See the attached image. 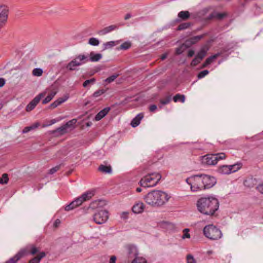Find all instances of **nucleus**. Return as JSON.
<instances>
[{
    "label": "nucleus",
    "instance_id": "9",
    "mask_svg": "<svg viewBox=\"0 0 263 263\" xmlns=\"http://www.w3.org/2000/svg\"><path fill=\"white\" fill-rule=\"evenodd\" d=\"M9 8L5 5H0V28L4 26L8 19Z\"/></svg>",
    "mask_w": 263,
    "mask_h": 263
},
{
    "label": "nucleus",
    "instance_id": "51",
    "mask_svg": "<svg viewBox=\"0 0 263 263\" xmlns=\"http://www.w3.org/2000/svg\"><path fill=\"white\" fill-rule=\"evenodd\" d=\"M201 60H199L196 56V57L192 60L191 65L192 66H195L197 65H198L200 62Z\"/></svg>",
    "mask_w": 263,
    "mask_h": 263
},
{
    "label": "nucleus",
    "instance_id": "22",
    "mask_svg": "<svg viewBox=\"0 0 263 263\" xmlns=\"http://www.w3.org/2000/svg\"><path fill=\"white\" fill-rule=\"evenodd\" d=\"M190 13L188 11H181L178 14V17L183 21H186L190 18Z\"/></svg>",
    "mask_w": 263,
    "mask_h": 263
},
{
    "label": "nucleus",
    "instance_id": "27",
    "mask_svg": "<svg viewBox=\"0 0 263 263\" xmlns=\"http://www.w3.org/2000/svg\"><path fill=\"white\" fill-rule=\"evenodd\" d=\"M77 122V120L76 119H73L69 121H68L66 124H65V126L68 130V129H70V130L73 129L74 128L75 124H76Z\"/></svg>",
    "mask_w": 263,
    "mask_h": 263
},
{
    "label": "nucleus",
    "instance_id": "55",
    "mask_svg": "<svg viewBox=\"0 0 263 263\" xmlns=\"http://www.w3.org/2000/svg\"><path fill=\"white\" fill-rule=\"evenodd\" d=\"M60 168V165H57L54 167H52L49 170V173L50 174H53L56 172H57L58 170H59Z\"/></svg>",
    "mask_w": 263,
    "mask_h": 263
},
{
    "label": "nucleus",
    "instance_id": "6",
    "mask_svg": "<svg viewBox=\"0 0 263 263\" xmlns=\"http://www.w3.org/2000/svg\"><path fill=\"white\" fill-rule=\"evenodd\" d=\"M204 235L209 239L217 240L222 236L221 231L213 224L205 226L203 230Z\"/></svg>",
    "mask_w": 263,
    "mask_h": 263
},
{
    "label": "nucleus",
    "instance_id": "5",
    "mask_svg": "<svg viewBox=\"0 0 263 263\" xmlns=\"http://www.w3.org/2000/svg\"><path fill=\"white\" fill-rule=\"evenodd\" d=\"M161 178V175L158 173H152L148 174L140 180L139 183L143 187H153L157 184Z\"/></svg>",
    "mask_w": 263,
    "mask_h": 263
},
{
    "label": "nucleus",
    "instance_id": "25",
    "mask_svg": "<svg viewBox=\"0 0 263 263\" xmlns=\"http://www.w3.org/2000/svg\"><path fill=\"white\" fill-rule=\"evenodd\" d=\"M102 57V55L100 53L95 54L94 52H91L90 53V60L91 62H98Z\"/></svg>",
    "mask_w": 263,
    "mask_h": 263
},
{
    "label": "nucleus",
    "instance_id": "3",
    "mask_svg": "<svg viewBox=\"0 0 263 263\" xmlns=\"http://www.w3.org/2000/svg\"><path fill=\"white\" fill-rule=\"evenodd\" d=\"M94 195V190H89L83 193L81 196L76 198L69 204L67 205L65 207V210L68 212L78 206H79L84 202L90 200Z\"/></svg>",
    "mask_w": 263,
    "mask_h": 263
},
{
    "label": "nucleus",
    "instance_id": "34",
    "mask_svg": "<svg viewBox=\"0 0 263 263\" xmlns=\"http://www.w3.org/2000/svg\"><path fill=\"white\" fill-rule=\"evenodd\" d=\"M43 73V70L39 68L33 69L32 72V75L35 77H40L42 75Z\"/></svg>",
    "mask_w": 263,
    "mask_h": 263
},
{
    "label": "nucleus",
    "instance_id": "4",
    "mask_svg": "<svg viewBox=\"0 0 263 263\" xmlns=\"http://www.w3.org/2000/svg\"><path fill=\"white\" fill-rule=\"evenodd\" d=\"M186 181L191 186L193 192L204 190L203 174L196 175L187 178Z\"/></svg>",
    "mask_w": 263,
    "mask_h": 263
},
{
    "label": "nucleus",
    "instance_id": "58",
    "mask_svg": "<svg viewBox=\"0 0 263 263\" xmlns=\"http://www.w3.org/2000/svg\"><path fill=\"white\" fill-rule=\"evenodd\" d=\"M61 223V220L59 219H57L54 223H53V227L54 228H58Z\"/></svg>",
    "mask_w": 263,
    "mask_h": 263
},
{
    "label": "nucleus",
    "instance_id": "41",
    "mask_svg": "<svg viewBox=\"0 0 263 263\" xmlns=\"http://www.w3.org/2000/svg\"><path fill=\"white\" fill-rule=\"evenodd\" d=\"M219 55V54L217 53L209 57L205 60L206 64H208V65L210 64L213 62V61L216 59Z\"/></svg>",
    "mask_w": 263,
    "mask_h": 263
},
{
    "label": "nucleus",
    "instance_id": "56",
    "mask_svg": "<svg viewBox=\"0 0 263 263\" xmlns=\"http://www.w3.org/2000/svg\"><path fill=\"white\" fill-rule=\"evenodd\" d=\"M38 252H39V250L37 248H36L35 247L33 246L31 247V250H30V254L34 255L36 253H37Z\"/></svg>",
    "mask_w": 263,
    "mask_h": 263
},
{
    "label": "nucleus",
    "instance_id": "44",
    "mask_svg": "<svg viewBox=\"0 0 263 263\" xmlns=\"http://www.w3.org/2000/svg\"><path fill=\"white\" fill-rule=\"evenodd\" d=\"M189 231H190V230L188 228L184 229L183 230V234L182 236V239L190 238V235L189 234Z\"/></svg>",
    "mask_w": 263,
    "mask_h": 263
},
{
    "label": "nucleus",
    "instance_id": "10",
    "mask_svg": "<svg viewBox=\"0 0 263 263\" xmlns=\"http://www.w3.org/2000/svg\"><path fill=\"white\" fill-rule=\"evenodd\" d=\"M47 95V91H44L36 96L26 106V110L30 111L33 109L36 105L39 103L42 98L45 97Z\"/></svg>",
    "mask_w": 263,
    "mask_h": 263
},
{
    "label": "nucleus",
    "instance_id": "42",
    "mask_svg": "<svg viewBox=\"0 0 263 263\" xmlns=\"http://www.w3.org/2000/svg\"><path fill=\"white\" fill-rule=\"evenodd\" d=\"M89 44L92 46H98L99 44V41L95 37H91L89 40Z\"/></svg>",
    "mask_w": 263,
    "mask_h": 263
},
{
    "label": "nucleus",
    "instance_id": "26",
    "mask_svg": "<svg viewBox=\"0 0 263 263\" xmlns=\"http://www.w3.org/2000/svg\"><path fill=\"white\" fill-rule=\"evenodd\" d=\"M55 91H51L48 94V95L46 96L45 99L43 100L42 103L44 104L48 103L53 99V98L55 96Z\"/></svg>",
    "mask_w": 263,
    "mask_h": 263
},
{
    "label": "nucleus",
    "instance_id": "8",
    "mask_svg": "<svg viewBox=\"0 0 263 263\" xmlns=\"http://www.w3.org/2000/svg\"><path fill=\"white\" fill-rule=\"evenodd\" d=\"M88 58L87 55L80 54L68 63L66 67L70 71L74 70L76 67L82 65L88 62Z\"/></svg>",
    "mask_w": 263,
    "mask_h": 263
},
{
    "label": "nucleus",
    "instance_id": "19",
    "mask_svg": "<svg viewBox=\"0 0 263 263\" xmlns=\"http://www.w3.org/2000/svg\"><path fill=\"white\" fill-rule=\"evenodd\" d=\"M218 172L222 174H230L231 172L229 165H223L219 166L218 169Z\"/></svg>",
    "mask_w": 263,
    "mask_h": 263
},
{
    "label": "nucleus",
    "instance_id": "61",
    "mask_svg": "<svg viewBox=\"0 0 263 263\" xmlns=\"http://www.w3.org/2000/svg\"><path fill=\"white\" fill-rule=\"evenodd\" d=\"M195 54V52L193 50H190L187 53L188 57H192Z\"/></svg>",
    "mask_w": 263,
    "mask_h": 263
},
{
    "label": "nucleus",
    "instance_id": "24",
    "mask_svg": "<svg viewBox=\"0 0 263 263\" xmlns=\"http://www.w3.org/2000/svg\"><path fill=\"white\" fill-rule=\"evenodd\" d=\"M116 28L117 27L116 25H110L108 27H105L103 30L100 31V33L101 35H104L115 30Z\"/></svg>",
    "mask_w": 263,
    "mask_h": 263
},
{
    "label": "nucleus",
    "instance_id": "47",
    "mask_svg": "<svg viewBox=\"0 0 263 263\" xmlns=\"http://www.w3.org/2000/svg\"><path fill=\"white\" fill-rule=\"evenodd\" d=\"M201 37H202L201 36L198 35V36H195L191 37L190 39V40H191L192 44H194L196 43L197 42H198L201 39Z\"/></svg>",
    "mask_w": 263,
    "mask_h": 263
},
{
    "label": "nucleus",
    "instance_id": "36",
    "mask_svg": "<svg viewBox=\"0 0 263 263\" xmlns=\"http://www.w3.org/2000/svg\"><path fill=\"white\" fill-rule=\"evenodd\" d=\"M128 253L129 255L134 254H137V249L134 245H129L127 246Z\"/></svg>",
    "mask_w": 263,
    "mask_h": 263
},
{
    "label": "nucleus",
    "instance_id": "49",
    "mask_svg": "<svg viewBox=\"0 0 263 263\" xmlns=\"http://www.w3.org/2000/svg\"><path fill=\"white\" fill-rule=\"evenodd\" d=\"M96 80L95 78H92L90 80H86L83 84V86L84 87H87L89 84H92L95 82Z\"/></svg>",
    "mask_w": 263,
    "mask_h": 263
},
{
    "label": "nucleus",
    "instance_id": "31",
    "mask_svg": "<svg viewBox=\"0 0 263 263\" xmlns=\"http://www.w3.org/2000/svg\"><path fill=\"white\" fill-rule=\"evenodd\" d=\"M173 100L175 102L180 101L182 103H184L185 101V96L178 93L174 97Z\"/></svg>",
    "mask_w": 263,
    "mask_h": 263
},
{
    "label": "nucleus",
    "instance_id": "11",
    "mask_svg": "<svg viewBox=\"0 0 263 263\" xmlns=\"http://www.w3.org/2000/svg\"><path fill=\"white\" fill-rule=\"evenodd\" d=\"M203 176L204 189L211 188L216 183V180L215 177L205 174H203Z\"/></svg>",
    "mask_w": 263,
    "mask_h": 263
},
{
    "label": "nucleus",
    "instance_id": "39",
    "mask_svg": "<svg viewBox=\"0 0 263 263\" xmlns=\"http://www.w3.org/2000/svg\"><path fill=\"white\" fill-rule=\"evenodd\" d=\"M9 178L7 174H4L2 175V177L0 178V183L1 184H6L8 181Z\"/></svg>",
    "mask_w": 263,
    "mask_h": 263
},
{
    "label": "nucleus",
    "instance_id": "15",
    "mask_svg": "<svg viewBox=\"0 0 263 263\" xmlns=\"http://www.w3.org/2000/svg\"><path fill=\"white\" fill-rule=\"evenodd\" d=\"M108 218V215H93V221L99 224L105 223Z\"/></svg>",
    "mask_w": 263,
    "mask_h": 263
},
{
    "label": "nucleus",
    "instance_id": "37",
    "mask_svg": "<svg viewBox=\"0 0 263 263\" xmlns=\"http://www.w3.org/2000/svg\"><path fill=\"white\" fill-rule=\"evenodd\" d=\"M131 43L129 42H125L120 45L119 49L121 50H127L131 47Z\"/></svg>",
    "mask_w": 263,
    "mask_h": 263
},
{
    "label": "nucleus",
    "instance_id": "20",
    "mask_svg": "<svg viewBox=\"0 0 263 263\" xmlns=\"http://www.w3.org/2000/svg\"><path fill=\"white\" fill-rule=\"evenodd\" d=\"M46 256V253L44 252H40L37 256L34 257L29 261V263H40L42 258Z\"/></svg>",
    "mask_w": 263,
    "mask_h": 263
},
{
    "label": "nucleus",
    "instance_id": "52",
    "mask_svg": "<svg viewBox=\"0 0 263 263\" xmlns=\"http://www.w3.org/2000/svg\"><path fill=\"white\" fill-rule=\"evenodd\" d=\"M116 45L115 42L114 41L108 42L104 44L105 49L111 48Z\"/></svg>",
    "mask_w": 263,
    "mask_h": 263
},
{
    "label": "nucleus",
    "instance_id": "63",
    "mask_svg": "<svg viewBox=\"0 0 263 263\" xmlns=\"http://www.w3.org/2000/svg\"><path fill=\"white\" fill-rule=\"evenodd\" d=\"M208 10H209V9H208V8H205L203 9L201 11L200 13H201V14H202V15H204V14H205L207 13V12H208Z\"/></svg>",
    "mask_w": 263,
    "mask_h": 263
},
{
    "label": "nucleus",
    "instance_id": "45",
    "mask_svg": "<svg viewBox=\"0 0 263 263\" xmlns=\"http://www.w3.org/2000/svg\"><path fill=\"white\" fill-rule=\"evenodd\" d=\"M171 100V96H167L164 99H161L160 102L163 105H165L170 103Z\"/></svg>",
    "mask_w": 263,
    "mask_h": 263
},
{
    "label": "nucleus",
    "instance_id": "23",
    "mask_svg": "<svg viewBox=\"0 0 263 263\" xmlns=\"http://www.w3.org/2000/svg\"><path fill=\"white\" fill-rule=\"evenodd\" d=\"M67 98L65 99L62 98L58 99V100H57L56 101H55L54 102L50 104V108L52 109L57 107L58 106L60 105L62 103L65 102L67 100Z\"/></svg>",
    "mask_w": 263,
    "mask_h": 263
},
{
    "label": "nucleus",
    "instance_id": "14",
    "mask_svg": "<svg viewBox=\"0 0 263 263\" xmlns=\"http://www.w3.org/2000/svg\"><path fill=\"white\" fill-rule=\"evenodd\" d=\"M106 204V201L104 200H98L91 202L88 208V210L91 209L96 210L103 207Z\"/></svg>",
    "mask_w": 263,
    "mask_h": 263
},
{
    "label": "nucleus",
    "instance_id": "62",
    "mask_svg": "<svg viewBox=\"0 0 263 263\" xmlns=\"http://www.w3.org/2000/svg\"><path fill=\"white\" fill-rule=\"evenodd\" d=\"M116 257L115 256H112L109 260L110 263H116Z\"/></svg>",
    "mask_w": 263,
    "mask_h": 263
},
{
    "label": "nucleus",
    "instance_id": "16",
    "mask_svg": "<svg viewBox=\"0 0 263 263\" xmlns=\"http://www.w3.org/2000/svg\"><path fill=\"white\" fill-rule=\"evenodd\" d=\"M144 116L142 113L139 114L134 118L130 123V125L132 127H135L139 125L140 123V121L143 118Z\"/></svg>",
    "mask_w": 263,
    "mask_h": 263
},
{
    "label": "nucleus",
    "instance_id": "12",
    "mask_svg": "<svg viewBox=\"0 0 263 263\" xmlns=\"http://www.w3.org/2000/svg\"><path fill=\"white\" fill-rule=\"evenodd\" d=\"M26 251L25 249H22L19 251L14 256L10 258L4 263H16L21 258L26 255Z\"/></svg>",
    "mask_w": 263,
    "mask_h": 263
},
{
    "label": "nucleus",
    "instance_id": "48",
    "mask_svg": "<svg viewBox=\"0 0 263 263\" xmlns=\"http://www.w3.org/2000/svg\"><path fill=\"white\" fill-rule=\"evenodd\" d=\"M185 49V48H184V47L182 44L180 47L176 48V54L177 55H179L181 54L184 51Z\"/></svg>",
    "mask_w": 263,
    "mask_h": 263
},
{
    "label": "nucleus",
    "instance_id": "35",
    "mask_svg": "<svg viewBox=\"0 0 263 263\" xmlns=\"http://www.w3.org/2000/svg\"><path fill=\"white\" fill-rule=\"evenodd\" d=\"M254 179L252 178H248L244 181V184L245 186L251 187L253 186Z\"/></svg>",
    "mask_w": 263,
    "mask_h": 263
},
{
    "label": "nucleus",
    "instance_id": "60",
    "mask_svg": "<svg viewBox=\"0 0 263 263\" xmlns=\"http://www.w3.org/2000/svg\"><path fill=\"white\" fill-rule=\"evenodd\" d=\"M6 83V81L4 78H0V87H2L5 85Z\"/></svg>",
    "mask_w": 263,
    "mask_h": 263
},
{
    "label": "nucleus",
    "instance_id": "50",
    "mask_svg": "<svg viewBox=\"0 0 263 263\" xmlns=\"http://www.w3.org/2000/svg\"><path fill=\"white\" fill-rule=\"evenodd\" d=\"M209 73V71L208 70H204L201 72H200L198 74V78L199 79H201L204 77Z\"/></svg>",
    "mask_w": 263,
    "mask_h": 263
},
{
    "label": "nucleus",
    "instance_id": "2",
    "mask_svg": "<svg viewBox=\"0 0 263 263\" xmlns=\"http://www.w3.org/2000/svg\"><path fill=\"white\" fill-rule=\"evenodd\" d=\"M170 196L165 192L154 190L149 192L145 197V202L152 206H159L168 201Z\"/></svg>",
    "mask_w": 263,
    "mask_h": 263
},
{
    "label": "nucleus",
    "instance_id": "30",
    "mask_svg": "<svg viewBox=\"0 0 263 263\" xmlns=\"http://www.w3.org/2000/svg\"><path fill=\"white\" fill-rule=\"evenodd\" d=\"M57 132H59L60 133V135H62L67 133L68 130L66 128V127H65V125H63L53 131V134H54Z\"/></svg>",
    "mask_w": 263,
    "mask_h": 263
},
{
    "label": "nucleus",
    "instance_id": "21",
    "mask_svg": "<svg viewBox=\"0 0 263 263\" xmlns=\"http://www.w3.org/2000/svg\"><path fill=\"white\" fill-rule=\"evenodd\" d=\"M231 174L235 173L239 170L242 166V164L241 162H237L233 165H229Z\"/></svg>",
    "mask_w": 263,
    "mask_h": 263
},
{
    "label": "nucleus",
    "instance_id": "28",
    "mask_svg": "<svg viewBox=\"0 0 263 263\" xmlns=\"http://www.w3.org/2000/svg\"><path fill=\"white\" fill-rule=\"evenodd\" d=\"M160 226L161 227L166 229H172L174 228V225L173 223L165 221H162L160 223Z\"/></svg>",
    "mask_w": 263,
    "mask_h": 263
},
{
    "label": "nucleus",
    "instance_id": "40",
    "mask_svg": "<svg viewBox=\"0 0 263 263\" xmlns=\"http://www.w3.org/2000/svg\"><path fill=\"white\" fill-rule=\"evenodd\" d=\"M119 76V74H114L110 77H109L108 78L106 79L105 80V82L107 83H110L113 82Z\"/></svg>",
    "mask_w": 263,
    "mask_h": 263
},
{
    "label": "nucleus",
    "instance_id": "46",
    "mask_svg": "<svg viewBox=\"0 0 263 263\" xmlns=\"http://www.w3.org/2000/svg\"><path fill=\"white\" fill-rule=\"evenodd\" d=\"M105 90L104 89H99V90L95 91L93 93V97L95 98H97V97L100 96L101 95H102V94H103L104 93H105Z\"/></svg>",
    "mask_w": 263,
    "mask_h": 263
},
{
    "label": "nucleus",
    "instance_id": "18",
    "mask_svg": "<svg viewBox=\"0 0 263 263\" xmlns=\"http://www.w3.org/2000/svg\"><path fill=\"white\" fill-rule=\"evenodd\" d=\"M226 16V13H218L214 12L210 14L208 16V19L211 20L214 18H217L218 20H222Z\"/></svg>",
    "mask_w": 263,
    "mask_h": 263
},
{
    "label": "nucleus",
    "instance_id": "53",
    "mask_svg": "<svg viewBox=\"0 0 263 263\" xmlns=\"http://www.w3.org/2000/svg\"><path fill=\"white\" fill-rule=\"evenodd\" d=\"M186 260L187 263H195V259L192 255H187L186 256Z\"/></svg>",
    "mask_w": 263,
    "mask_h": 263
},
{
    "label": "nucleus",
    "instance_id": "64",
    "mask_svg": "<svg viewBox=\"0 0 263 263\" xmlns=\"http://www.w3.org/2000/svg\"><path fill=\"white\" fill-rule=\"evenodd\" d=\"M167 56V53H164L161 55V59L162 60H164L166 58Z\"/></svg>",
    "mask_w": 263,
    "mask_h": 263
},
{
    "label": "nucleus",
    "instance_id": "32",
    "mask_svg": "<svg viewBox=\"0 0 263 263\" xmlns=\"http://www.w3.org/2000/svg\"><path fill=\"white\" fill-rule=\"evenodd\" d=\"M39 123H34L33 124V125H31V126H27V127H25L23 130V133H27L36 128H37L38 126H39Z\"/></svg>",
    "mask_w": 263,
    "mask_h": 263
},
{
    "label": "nucleus",
    "instance_id": "59",
    "mask_svg": "<svg viewBox=\"0 0 263 263\" xmlns=\"http://www.w3.org/2000/svg\"><path fill=\"white\" fill-rule=\"evenodd\" d=\"M157 108V107L156 105H152L149 106V110L152 112L155 111L156 109Z\"/></svg>",
    "mask_w": 263,
    "mask_h": 263
},
{
    "label": "nucleus",
    "instance_id": "1",
    "mask_svg": "<svg viewBox=\"0 0 263 263\" xmlns=\"http://www.w3.org/2000/svg\"><path fill=\"white\" fill-rule=\"evenodd\" d=\"M219 203L214 197H202L197 203L198 211L202 214H214L219 208Z\"/></svg>",
    "mask_w": 263,
    "mask_h": 263
},
{
    "label": "nucleus",
    "instance_id": "38",
    "mask_svg": "<svg viewBox=\"0 0 263 263\" xmlns=\"http://www.w3.org/2000/svg\"><path fill=\"white\" fill-rule=\"evenodd\" d=\"M191 25L190 23H183L180 24L177 28L178 30H182L188 28Z\"/></svg>",
    "mask_w": 263,
    "mask_h": 263
},
{
    "label": "nucleus",
    "instance_id": "54",
    "mask_svg": "<svg viewBox=\"0 0 263 263\" xmlns=\"http://www.w3.org/2000/svg\"><path fill=\"white\" fill-rule=\"evenodd\" d=\"M183 46L184 47V48L186 49L189 47H190L191 46H192L193 44L191 43V40L189 39L185 41V42L182 44Z\"/></svg>",
    "mask_w": 263,
    "mask_h": 263
},
{
    "label": "nucleus",
    "instance_id": "13",
    "mask_svg": "<svg viewBox=\"0 0 263 263\" xmlns=\"http://www.w3.org/2000/svg\"><path fill=\"white\" fill-rule=\"evenodd\" d=\"M145 205L141 201L136 202L132 207V211L134 214H141L145 212Z\"/></svg>",
    "mask_w": 263,
    "mask_h": 263
},
{
    "label": "nucleus",
    "instance_id": "29",
    "mask_svg": "<svg viewBox=\"0 0 263 263\" xmlns=\"http://www.w3.org/2000/svg\"><path fill=\"white\" fill-rule=\"evenodd\" d=\"M98 170L100 172L104 173H110L111 172V167L110 166L101 165L99 166Z\"/></svg>",
    "mask_w": 263,
    "mask_h": 263
},
{
    "label": "nucleus",
    "instance_id": "43",
    "mask_svg": "<svg viewBox=\"0 0 263 263\" xmlns=\"http://www.w3.org/2000/svg\"><path fill=\"white\" fill-rule=\"evenodd\" d=\"M132 263H147L146 260L143 257H136Z\"/></svg>",
    "mask_w": 263,
    "mask_h": 263
},
{
    "label": "nucleus",
    "instance_id": "17",
    "mask_svg": "<svg viewBox=\"0 0 263 263\" xmlns=\"http://www.w3.org/2000/svg\"><path fill=\"white\" fill-rule=\"evenodd\" d=\"M110 110L109 107H106L99 111L96 116L95 120L96 121H99L102 119Z\"/></svg>",
    "mask_w": 263,
    "mask_h": 263
},
{
    "label": "nucleus",
    "instance_id": "33",
    "mask_svg": "<svg viewBox=\"0 0 263 263\" xmlns=\"http://www.w3.org/2000/svg\"><path fill=\"white\" fill-rule=\"evenodd\" d=\"M206 51L207 50H206L204 48H203L200 50L199 52H198L196 55V57L201 61L206 55Z\"/></svg>",
    "mask_w": 263,
    "mask_h": 263
},
{
    "label": "nucleus",
    "instance_id": "57",
    "mask_svg": "<svg viewBox=\"0 0 263 263\" xmlns=\"http://www.w3.org/2000/svg\"><path fill=\"white\" fill-rule=\"evenodd\" d=\"M257 190L260 192L261 193L263 194V182L262 183L259 184L257 186Z\"/></svg>",
    "mask_w": 263,
    "mask_h": 263
},
{
    "label": "nucleus",
    "instance_id": "7",
    "mask_svg": "<svg viewBox=\"0 0 263 263\" xmlns=\"http://www.w3.org/2000/svg\"><path fill=\"white\" fill-rule=\"evenodd\" d=\"M226 155L223 153L215 154H207L201 158V162L206 165H215L218 161L223 160L226 158Z\"/></svg>",
    "mask_w": 263,
    "mask_h": 263
}]
</instances>
